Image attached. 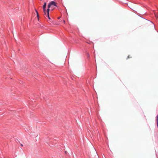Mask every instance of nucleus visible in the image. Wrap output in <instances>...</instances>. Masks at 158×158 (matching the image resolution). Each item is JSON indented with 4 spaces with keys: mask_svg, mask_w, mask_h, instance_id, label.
Instances as JSON below:
<instances>
[{
    "mask_svg": "<svg viewBox=\"0 0 158 158\" xmlns=\"http://www.w3.org/2000/svg\"><path fill=\"white\" fill-rule=\"evenodd\" d=\"M52 5L57 7L56 3L54 1H52L49 2L48 5V6L50 7H51Z\"/></svg>",
    "mask_w": 158,
    "mask_h": 158,
    "instance_id": "f257e3e1",
    "label": "nucleus"
},
{
    "mask_svg": "<svg viewBox=\"0 0 158 158\" xmlns=\"http://www.w3.org/2000/svg\"><path fill=\"white\" fill-rule=\"evenodd\" d=\"M50 7L48 6V8L47 9V10H46V12L47 14H49V11L50 10Z\"/></svg>",
    "mask_w": 158,
    "mask_h": 158,
    "instance_id": "f03ea898",
    "label": "nucleus"
},
{
    "mask_svg": "<svg viewBox=\"0 0 158 158\" xmlns=\"http://www.w3.org/2000/svg\"><path fill=\"white\" fill-rule=\"evenodd\" d=\"M35 12H36V15H37V17L38 19V20H39V15L38 12L37 11V10L36 9H35Z\"/></svg>",
    "mask_w": 158,
    "mask_h": 158,
    "instance_id": "7ed1b4c3",
    "label": "nucleus"
},
{
    "mask_svg": "<svg viewBox=\"0 0 158 158\" xmlns=\"http://www.w3.org/2000/svg\"><path fill=\"white\" fill-rule=\"evenodd\" d=\"M47 5V3L46 2H44V5L43 6V8H46V6Z\"/></svg>",
    "mask_w": 158,
    "mask_h": 158,
    "instance_id": "20e7f679",
    "label": "nucleus"
},
{
    "mask_svg": "<svg viewBox=\"0 0 158 158\" xmlns=\"http://www.w3.org/2000/svg\"><path fill=\"white\" fill-rule=\"evenodd\" d=\"M43 11L44 13V14H46V8H43Z\"/></svg>",
    "mask_w": 158,
    "mask_h": 158,
    "instance_id": "39448f33",
    "label": "nucleus"
},
{
    "mask_svg": "<svg viewBox=\"0 0 158 158\" xmlns=\"http://www.w3.org/2000/svg\"><path fill=\"white\" fill-rule=\"evenodd\" d=\"M47 17L49 19H51V18L49 16V14H47Z\"/></svg>",
    "mask_w": 158,
    "mask_h": 158,
    "instance_id": "423d86ee",
    "label": "nucleus"
},
{
    "mask_svg": "<svg viewBox=\"0 0 158 158\" xmlns=\"http://www.w3.org/2000/svg\"><path fill=\"white\" fill-rule=\"evenodd\" d=\"M156 122H158V114L156 117Z\"/></svg>",
    "mask_w": 158,
    "mask_h": 158,
    "instance_id": "0eeeda50",
    "label": "nucleus"
},
{
    "mask_svg": "<svg viewBox=\"0 0 158 158\" xmlns=\"http://www.w3.org/2000/svg\"><path fill=\"white\" fill-rule=\"evenodd\" d=\"M128 58H131L132 57L130 55H129L128 57H127Z\"/></svg>",
    "mask_w": 158,
    "mask_h": 158,
    "instance_id": "6e6552de",
    "label": "nucleus"
},
{
    "mask_svg": "<svg viewBox=\"0 0 158 158\" xmlns=\"http://www.w3.org/2000/svg\"><path fill=\"white\" fill-rule=\"evenodd\" d=\"M155 15L156 18H158V16L157 15L155 14Z\"/></svg>",
    "mask_w": 158,
    "mask_h": 158,
    "instance_id": "1a4fd4ad",
    "label": "nucleus"
},
{
    "mask_svg": "<svg viewBox=\"0 0 158 158\" xmlns=\"http://www.w3.org/2000/svg\"><path fill=\"white\" fill-rule=\"evenodd\" d=\"M157 122V127H158V122Z\"/></svg>",
    "mask_w": 158,
    "mask_h": 158,
    "instance_id": "9d476101",
    "label": "nucleus"
},
{
    "mask_svg": "<svg viewBox=\"0 0 158 158\" xmlns=\"http://www.w3.org/2000/svg\"><path fill=\"white\" fill-rule=\"evenodd\" d=\"M20 145H21V146H23V144H21Z\"/></svg>",
    "mask_w": 158,
    "mask_h": 158,
    "instance_id": "9b49d317",
    "label": "nucleus"
},
{
    "mask_svg": "<svg viewBox=\"0 0 158 158\" xmlns=\"http://www.w3.org/2000/svg\"><path fill=\"white\" fill-rule=\"evenodd\" d=\"M63 21H64V23H65V20H64Z\"/></svg>",
    "mask_w": 158,
    "mask_h": 158,
    "instance_id": "f8f14e48",
    "label": "nucleus"
},
{
    "mask_svg": "<svg viewBox=\"0 0 158 158\" xmlns=\"http://www.w3.org/2000/svg\"><path fill=\"white\" fill-rule=\"evenodd\" d=\"M66 152H67L66 151H65V153H66Z\"/></svg>",
    "mask_w": 158,
    "mask_h": 158,
    "instance_id": "ddd939ff",
    "label": "nucleus"
}]
</instances>
